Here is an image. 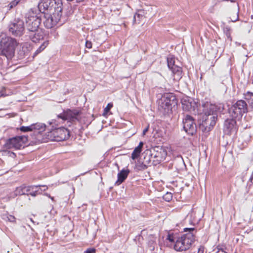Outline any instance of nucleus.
Returning a JSON list of instances; mask_svg holds the SVG:
<instances>
[{
	"mask_svg": "<svg viewBox=\"0 0 253 253\" xmlns=\"http://www.w3.org/2000/svg\"><path fill=\"white\" fill-rule=\"evenodd\" d=\"M184 232H188L178 238L175 241L174 249L177 252L186 251L189 250L195 239L196 231L194 228H185Z\"/></svg>",
	"mask_w": 253,
	"mask_h": 253,
	"instance_id": "obj_2",
	"label": "nucleus"
},
{
	"mask_svg": "<svg viewBox=\"0 0 253 253\" xmlns=\"http://www.w3.org/2000/svg\"><path fill=\"white\" fill-rule=\"evenodd\" d=\"M176 103V97L172 93L164 94L159 102L160 107L163 109L166 113H168L171 109L172 106Z\"/></svg>",
	"mask_w": 253,
	"mask_h": 253,
	"instance_id": "obj_6",
	"label": "nucleus"
},
{
	"mask_svg": "<svg viewBox=\"0 0 253 253\" xmlns=\"http://www.w3.org/2000/svg\"><path fill=\"white\" fill-rule=\"evenodd\" d=\"M204 107V115L200 127H204L205 131H209L215 125L217 117V113L223 111L224 106L222 104L215 105L207 103L205 104Z\"/></svg>",
	"mask_w": 253,
	"mask_h": 253,
	"instance_id": "obj_1",
	"label": "nucleus"
},
{
	"mask_svg": "<svg viewBox=\"0 0 253 253\" xmlns=\"http://www.w3.org/2000/svg\"><path fill=\"white\" fill-rule=\"evenodd\" d=\"M95 252L96 250L94 248H89L84 252V253H95Z\"/></svg>",
	"mask_w": 253,
	"mask_h": 253,
	"instance_id": "obj_36",
	"label": "nucleus"
},
{
	"mask_svg": "<svg viewBox=\"0 0 253 253\" xmlns=\"http://www.w3.org/2000/svg\"><path fill=\"white\" fill-rule=\"evenodd\" d=\"M36 188H34L33 189H31V190L29 192H28V195L30 194L33 197L36 196L37 194V193L38 192V191L36 190Z\"/></svg>",
	"mask_w": 253,
	"mask_h": 253,
	"instance_id": "obj_35",
	"label": "nucleus"
},
{
	"mask_svg": "<svg viewBox=\"0 0 253 253\" xmlns=\"http://www.w3.org/2000/svg\"><path fill=\"white\" fill-rule=\"evenodd\" d=\"M143 143L142 142H140L139 143V145L137 147H135L133 151L132 152L131 154V158L133 160H135L136 159H137L139 156L140 154L142 151V148L143 146Z\"/></svg>",
	"mask_w": 253,
	"mask_h": 253,
	"instance_id": "obj_20",
	"label": "nucleus"
},
{
	"mask_svg": "<svg viewBox=\"0 0 253 253\" xmlns=\"http://www.w3.org/2000/svg\"><path fill=\"white\" fill-rule=\"evenodd\" d=\"M19 2L20 1L19 0H14L8 5V6L9 7L10 9H11L13 7L16 6Z\"/></svg>",
	"mask_w": 253,
	"mask_h": 253,
	"instance_id": "obj_31",
	"label": "nucleus"
},
{
	"mask_svg": "<svg viewBox=\"0 0 253 253\" xmlns=\"http://www.w3.org/2000/svg\"><path fill=\"white\" fill-rule=\"evenodd\" d=\"M144 18V11L142 10H138L134 15L133 23H139Z\"/></svg>",
	"mask_w": 253,
	"mask_h": 253,
	"instance_id": "obj_21",
	"label": "nucleus"
},
{
	"mask_svg": "<svg viewBox=\"0 0 253 253\" xmlns=\"http://www.w3.org/2000/svg\"><path fill=\"white\" fill-rule=\"evenodd\" d=\"M45 20L43 21L45 27L48 29L51 28L54 25L52 17L48 15L45 16Z\"/></svg>",
	"mask_w": 253,
	"mask_h": 253,
	"instance_id": "obj_23",
	"label": "nucleus"
},
{
	"mask_svg": "<svg viewBox=\"0 0 253 253\" xmlns=\"http://www.w3.org/2000/svg\"><path fill=\"white\" fill-rule=\"evenodd\" d=\"M49 198H50L52 201L54 200V198L52 197H51L50 195H49Z\"/></svg>",
	"mask_w": 253,
	"mask_h": 253,
	"instance_id": "obj_43",
	"label": "nucleus"
},
{
	"mask_svg": "<svg viewBox=\"0 0 253 253\" xmlns=\"http://www.w3.org/2000/svg\"><path fill=\"white\" fill-rule=\"evenodd\" d=\"M238 19V15H237V17L235 18H233V19H231V20L232 22H235L236 21H237Z\"/></svg>",
	"mask_w": 253,
	"mask_h": 253,
	"instance_id": "obj_42",
	"label": "nucleus"
},
{
	"mask_svg": "<svg viewBox=\"0 0 253 253\" xmlns=\"http://www.w3.org/2000/svg\"><path fill=\"white\" fill-rule=\"evenodd\" d=\"M53 4L55 5L57 4V7L55 6L54 8L56 9L58 12H61L62 8L61 6L62 5V3L60 0H47L42 3V6L44 9L48 10L50 7L48 4H51V6L50 7H52L53 6Z\"/></svg>",
	"mask_w": 253,
	"mask_h": 253,
	"instance_id": "obj_17",
	"label": "nucleus"
},
{
	"mask_svg": "<svg viewBox=\"0 0 253 253\" xmlns=\"http://www.w3.org/2000/svg\"><path fill=\"white\" fill-rule=\"evenodd\" d=\"M6 95L3 92V91H0V96H5Z\"/></svg>",
	"mask_w": 253,
	"mask_h": 253,
	"instance_id": "obj_41",
	"label": "nucleus"
},
{
	"mask_svg": "<svg viewBox=\"0 0 253 253\" xmlns=\"http://www.w3.org/2000/svg\"><path fill=\"white\" fill-rule=\"evenodd\" d=\"M182 107L185 111H192L194 110L196 105L193 99L189 97L186 96L181 99Z\"/></svg>",
	"mask_w": 253,
	"mask_h": 253,
	"instance_id": "obj_15",
	"label": "nucleus"
},
{
	"mask_svg": "<svg viewBox=\"0 0 253 253\" xmlns=\"http://www.w3.org/2000/svg\"><path fill=\"white\" fill-rule=\"evenodd\" d=\"M223 129L224 133L228 135L236 131V121L235 120L234 118H232V119H227L225 121Z\"/></svg>",
	"mask_w": 253,
	"mask_h": 253,
	"instance_id": "obj_14",
	"label": "nucleus"
},
{
	"mask_svg": "<svg viewBox=\"0 0 253 253\" xmlns=\"http://www.w3.org/2000/svg\"><path fill=\"white\" fill-rule=\"evenodd\" d=\"M22 137L20 136L15 137L8 139L5 144V147L7 149L15 148L20 149L23 147Z\"/></svg>",
	"mask_w": 253,
	"mask_h": 253,
	"instance_id": "obj_12",
	"label": "nucleus"
},
{
	"mask_svg": "<svg viewBox=\"0 0 253 253\" xmlns=\"http://www.w3.org/2000/svg\"><path fill=\"white\" fill-rule=\"evenodd\" d=\"M244 98L253 108V93L248 91L244 94Z\"/></svg>",
	"mask_w": 253,
	"mask_h": 253,
	"instance_id": "obj_25",
	"label": "nucleus"
},
{
	"mask_svg": "<svg viewBox=\"0 0 253 253\" xmlns=\"http://www.w3.org/2000/svg\"><path fill=\"white\" fill-rule=\"evenodd\" d=\"M183 128L190 135H193L196 132L197 127L193 118L190 115H186L183 120Z\"/></svg>",
	"mask_w": 253,
	"mask_h": 253,
	"instance_id": "obj_9",
	"label": "nucleus"
},
{
	"mask_svg": "<svg viewBox=\"0 0 253 253\" xmlns=\"http://www.w3.org/2000/svg\"><path fill=\"white\" fill-rule=\"evenodd\" d=\"M80 112L78 110H68L65 111L63 114L58 115L59 118H61L64 120H69L71 122H75L79 121V116Z\"/></svg>",
	"mask_w": 253,
	"mask_h": 253,
	"instance_id": "obj_11",
	"label": "nucleus"
},
{
	"mask_svg": "<svg viewBox=\"0 0 253 253\" xmlns=\"http://www.w3.org/2000/svg\"><path fill=\"white\" fill-rule=\"evenodd\" d=\"M55 141H61L67 139L70 137L68 129L65 127H59L54 129Z\"/></svg>",
	"mask_w": 253,
	"mask_h": 253,
	"instance_id": "obj_13",
	"label": "nucleus"
},
{
	"mask_svg": "<svg viewBox=\"0 0 253 253\" xmlns=\"http://www.w3.org/2000/svg\"><path fill=\"white\" fill-rule=\"evenodd\" d=\"M26 26L27 30L34 32L39 28L41 19L33 10L29 11L26 15Z\"/></svg>",
	"mask_w": 253,
	"mask_h": 253,
	"instance_id": "obj_5",
	"label": "nucleus"
},
{
	"mask_svg": "<svg viewBox=\"0 0 253 253\" xmlns=\"http://www.w3.org/2000/svg\"><path fill=\"white\" fill-rule=\"evenodd\" d=\"M167 155V151L161 147H156L151 154V159L157 164L160 163L165 160Z\"/></svg>",
	"mask_w": 253,
	"mask_h": 253,
	"instance_id": "obj_8",
	"label": "nucleus"
},
{
	"mask_svg": "<svg viewBox=\"0 0 253 253\" xmlns=\"http://www.w3.org/2000/svg\"><path fill=\"white\" fill-rule=\"evenodd\" d=\"M33 130H39V132H41L45 130L46 126L42 123H36L32 125Z\"/></svg>",
	"mask_w": 253,
	"mask_h": 253,
	"instance_id": "obj_24",
	"label": "nucleus"
},
{
	"mask_svg": "<svg viewBox=\"0 0 253 253\" xmlns=\"http://www.w3.org/2000/svg\"><path fill=\"white\" fill-rule=\"evenodd\" d=\"M17 42L16 41L10 37L2 38L0 42V50L1 55L5 56L9 60L14 55L15 50Z\"/></svg>",
	"mask_w": 253,
	"mask_h": 253,
	"instance_id": "obj_3",
	"label": "nucleus"
},
{
	"mask_svg": "<svg viewBox=\"0 0 253 253\" xmlns=\"http://www.w3.org/2000/svg\"><path fill=\"white\" fill-rule=\"evenodd\" d=\"M248 112V106L243 100L237 101L229 109V113L232 118H241L244 113Z\"/></svg>",
	"mask_w": 253,
	"mask_h": 253,
	"instance_id": "obj_4",
	"label": "nucleus"
},
{
	"mask_svg": "<svg viewBox=\"0 0 253 253\" xmlns=\"http://www.w3.org/2000/svg\"><path fill=\"white\" fill-rule=\"evenodd\" d=\"M37 186H26L24 185H21L16 188L14 191V195L15 196L28 195V192L31 190V189L37 188Z\"/></svg>",
	"mask_w": 253,
	"mask_h": 253,
	"instance_id": "obj_18",
	"label": "nucleus"
},
{
	"mask_svg": "<svg viewBox=\"0 0 253 253\" xmlns=\"http://www.w3.org/2000/svg\"><path fill=\"white\" fill-rule=\"evenodd\" d=\"M42 186L43 187H44V188H46V189H47V186H45V185H43V186Z\"/></svg>",
	"mask_w": 253,
	"mask_h": 253,
	"instance_id": "obj_44",
	"label": "nucleus"
},
{
	"mask_svg": "<svg viewBox=\"0 0 253 253\" xmlns=\"http://www.w3.org/2000/svg\"><path fill=\"white\" fill-rule=\"evenodd\" d=\"M167 63L169 68L171 71L173 80L179 81L182 76V70L181 67L175 64L174 58L169 56L167 58Z\"/></svg>",
	"mask_w": 253,
	"mask_h": 253,
	"instance_id": "obj_7",
	"label": "nucleus"
},
{
	"mask_svg": "<svg viewBox=\"0 0 253 253\" xmlns=\"http://www.w3.org/2000/svg\"><path fill=\"white\" fill-rule=\"evenodd\" d=\"M48 44V41H45L37 49L36 52L34 53V56L37 55L39 53L42 52V50L44 49V48L47 46Z\"/></svg>",
	"mask_w": 253,
	"mask_h": 253,
	"instance_id": "obj_27",
	"label": "nucleus"
},
{
	"mask_svg": "<svg viewBox=\"0 0 253 253\" xmlns=\"http://www.w3.org/2000/svg\"><path fill=\"white\" fill-rule=\"evenodd\" d=\"M172 198V196L170 193H167L164 196V199L167 201H169Z\"/></svg>",
	"mask_w": 253,
	"mask_h": 253,
	"instance_id": "obj_33",
	"label": "nucleus"
},
{
	"mask_svg": "<svg viewBox=\"0 0 253 253\" xmlns=\"http://www.w3.org/2000/svg\"><path fill=\"white\" fill-rule=\"evenodd\" d=\"M147 168V166L143 163L138 161L135 165L134 169L137 170H143Z\"/></svg>",
	"mask_w": 253,
	"mask_h": 253,
	"instance_id": "obj_26",
	"label": "nucleus"
},
{
	"mask_svg": "<svg viewBox=\"0 0 253 253\" xmlns=\"http://www.w3.org/2000/svg\"><path fill=\"white\" fill-rule=\"evenodd\" d=\"M224 32L225 34L226 37L230 41L232 40L230 33V28L229 27H226L224 28Z\"/></svg>",
	"mask_w": 253,
	"mask_h": 253,
	"instance_id": "obj_29",
	"label": "nucleus"
},
{
	"mask_svg": "<svg viewBox=\"0 0 253 253\" xmlns=\"http://www.w3.org/2000/svg\"><path fill=\"white\" fill-rule=\"evenodd\" d=\"M54 129H52L51 130H49L48 129V131H47L44 134V138L43 139L44 141H55V135L54 134Z\"/></svg>",
	"mask_w": 253,
	"mask_h": 253,
	"instance_id": "obj_22",
	"label": "nucleus"
},
{
	"mask_svg": "<svg viewBox=\"0 0 253 253\" xmlns=\"http://www.w3.org/2000/svg\"><path fill=\"white\" fill-rule=\"evenodd\" d=\"M218 250L216 252V253H227L226 252H225L223 249H217Z\"/></svg>",
	"mask_w": 253,
	"mask_h": 253,
	"instance_id": "obj_39",
	"label": "nucleus"
},
{
	"mask_svg": "<svg viewBox=\"0 0 253 253\" xmlns=\"http://www.w3.org/2000/svg\"><path fill=\"white\" fill-rule=\"evenodd\" d=\"M112 107L113 104L112 103H108L104 110V113H107Z\"/></svg>",
	"mask_w": 253,
	"mask_h": 253,
	"instance_id": "obj_32",
	"label": "nucleus"
},
{
	"mask_svg": "<svg viewBox=\"0 0 253 253\" xmlns=\"http://www.w3.org/2000/svg\"><path fill=\"white\" fill-rule=\"evenodd\" d=\"M28 36L33 42H37L43 39L44 33L41 29L38 28L34 32H29Z\"/></svg>",
	"mask_w": 253,
	"mask_h": 253,
	"instance_id": "obj_16",
	"label": "nucleus"
},
{
	"mask_svg": "<svg viewBox=\"0 0 253 253\" xmlns=\"http://www.w3.org/2000/svg\"><path fill=\"white\" fill-rule=\"evenodd\" d=\"M24 30V22L22 20H15L9 25V31L15 36H21Z\"/></svg>",
	"mask_w": 253,
	"mask_h": 253,
	"instance_id": "obj_10",
	"label": "nucleus"
},
{
	"mask_svg": "<svg viewBox=\"0 0 253 253\" xmlns=\"http://www.w3.org/2000/svg\"><path fill=\"white\" fill-rule=\"evenodd\" d=\"M167 239L170 242H174L175 241V238L173 235L170 234H168Z\"/></svg>",
	"mask_w": 253,
	"mask_h": 253,
	"instance_id": "obj_34",
	"label": "nucleus"
},
{
	"mask_svg": "<svg viewBox=\"0 0 253 253\" xmlns=\"http://www.w3.org/2000/svg\"><path fill=\"white\" fill-rule=\"evenodd\" d=\"M149 126V125L143 130V135H145L146 133L148 131Z\"/></svg>",
	"mask_w": 253,
	"mask_h": 253,
	"instance_id": "obj_40",
	"label": "nucleus"
},
{
	"mask_svg": "<svg viewBox=\"0 0 253 253\" xmlns=\"http://www.w3.org/2000/svg\"><path fill=\"white\" fill-rule=\"evenodd\" d=\"M32 125L28 126H21L20 127V130L23 132H27L33 130Z\"/></svg>",
	"mask_w": 253,
	"mask_h": 253,
	"instance_id": "obj_30",
	"label": "nucleus"
},
{
	"mask_svg": "<svg viewBox=\"0 0 253 253\" xmlns=\"http://www.w3.org/2000/svg\"><path fill=\"white\" fill-rule=\"evenodd\" d=\"M47 189L45 188H43V191H45V190H46Z\"/></svg>",
	"mask_w": 253,
	"mask_h": 253,
	"instance_id": "obj_46",
	"label": "nucleus"
},
{
	"mask_svg": "<svg viewBox=\"0 0 253 253\" xmlns=\"http://www.w3.org/2000/svg\"><path fill=\"white\" fill-rule=\"evenodd\" d=\"M129 173V169H122L118 174V180L116 182V184L117 185H120L127 178Z\"/></svg>",
	"mask_w": 253,
	"mask_h": 253,
	"instance_id": "obj_19",
	"label": "nucleus"
},
{
	"mask_svg": "<svg viewBox=\"0 0 253 253\" xmlns=\"http://www.w3.org/2000/svg\"><path fill=\"white\" fill-rule=\"evenodd\" d=\"M45 195L46 196L48 197H49V195H49V194H48V193H45Z\"/></svg>",
	"mask_w": 253,
	"mask_h": 253,
	"instance_id": "obj_45",
	"label": "nucleus"
},
{
	"mask_svg": "<svg viewBox=\"0 0 253 253\" xmlns=\"http://www.w3.org/2000/svg\"><path fill=\"white\" fill-rule=\"evenodd\" d=\"M3 219L8 220L11 222H14L15 221V218L14 216L12 215H4L3 217Z\"/></svg>",
	"mask_w": 253,
	"mask_h": 253,
	"instance_id": "obj_28",
	"label": "nucleus"
},
{
	"mask_svg": "<svg viewBox=\"0 0 253 253\" xmlns=\"http://www.w3.org/2000/svg\"><path fill=\"white\" fill-rule=\"evenodd\" d=\"M85 46L88 48H91L92 47V43L90 41H87L85 42Z\"/></svg>",
	"mask_w": 253,
	"mask_h": 253,
	"instance_id": "obj_37",
	"label": "nucleus"
},
{
	"mask_svg": "<svg viewBox=\"0 0 253 253\" xmlns=\"http://www.w3.org/2000/svg\"><path fill=\"white\" fill-rule=\"evenodd\" d=\"M204 247L202 246H201L198 249V253H204Z\"/></svg>",
	"mask_w": 253,
	"mask_h": 253,
	"instance_id": "obj_38",
	"label": "nucleus"
}]
</instances>
